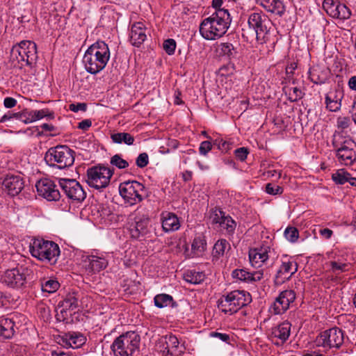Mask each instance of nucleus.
I'll return each mask as SVG.
<instances>
[{"label": "nucleus", "instance_id": "1", "mask_svg": "<svg viewBox=\"0 0 356 356\" xmlns=\"http://www.w3.org/2000/svg\"><path fill=\"white\" fill-rule=\"evenodd\" d=\"M231 22L228 10H215L202 20L200 25V33L206 40H216L225 34Z\"/></svg>", "mask_w": 356, "mask_h": 356}, {"label": "nucleus", "instance_id": "2", "mask_svg": "<svg viewBox=\"0 0 356 356\" xmlns=\"http://www.w3.org/2000/svg\"><path fill=\"white\" fill-rule=\"evenodd\" d=\"M110 50L104 41H97L90 45L83 57L86 72L96 74L104 70L110 58Z\"/></svg>", "mask_w": 356, "mask_h": 356}, {"label": "nucleus", "instance_id": "3", "mask_svg": "<svg viewBox=\"0 0 356 356\" xmlns=\"http://www.w3.org/2000/svg\"><path fill=\"white\" fill-rule=\"evenodd\" d=\"M251 302L252 296L249 292L234 290L222 295L218 300V307L224 314L232 315Z\"/></svg>", "mask_w": 356, "mask_h": 356}, {"label": "nucleus", "instance_id": "4", "mask_svg": "<svg viewBox=\"0 0 356 356\" xmlns=\"http://www.w3.org/2000/svg\"><path fill=\"white\" fill-rule=\"evenodd\" d=\"M332 145L336 156L341 164L351 165L356 161V143L350 136L335 132Z\"/></svg>", "mask_w": 356, "mask_h": 356}, {"label": "nucleus", "instance_id": "5", "mask_svg": "<svg viewBox=\"0 0 356 356\" xmlns=\"http://www.w3.org/2000/svg\"><path fill=\"white\" fill-rule=\"evenodd\" d=\"M140 343V337L137 332H127L113 341L111 349L114 356H138Z\"/></svg>", "mask_w": 356, "mask_h": 356}, {"label": "nucleus", "instance_id": "6", "mask_svg": "<svg viewBox=\"0 0 356 356\" xmlns=\"http://www.w3.org/2000/svg\"><path fill=\"white\" fill-rule=\"evenodd\" d=\"M29 251L33 257L50 265L55 264L60 255V248L56 243L42 238L32 239Z\"/></svg>", "mask_w": 356, "mask_h": 356}, {"label": "nucleus", "instance_id": "7", "mask_svg": "<svg viewBox=\"0 0 356 356\" xmlns=\"http://www.w3.org/2000/svg\"><path fill=\"white\" fill-rule=\"evenodd\" d=\"M38 59L36 44L31 40H22L15 44L10 50V60H17L18 67H32Z\"/></svg>", "mask_w": 356, "mask_h": 356}, {"label": "nucleus", "instance_id": "8", "mask_svg": "<svg viewBox=\"0 0 356 356\" xmlns=\"http://www.w3.org/2000/svg\"><path fill=\"white\" fill-rule=\"evenodd\" d=\"M74 152L67 145L50 147L44 154V159L50 167L65 169L74 163Z\"/></svg>", "mask_w": 356, "mask_h": 356}, {"label": "nucleus", "instance_id": "9", "mask_svg": "<svg viewBox=\"0 0 356 356\" xmlns=\"http://www.w3.org/2000/svg\"><path fill=\"white\" fill-rule=\"evenodd\" d=\"M248 24L259 43L263 44L267 42L272 22L266 15L262 12L250 13L248 16Z\"/></svg>", "mask_w": 356, "mask_h": 356}, {"label": "nucleus", "instance_id": "10", "mask_svg": "<svg viewBox=\"0 0 356 356\" xmlns=\"http://www.w3.org/2000/svg\"><path fill=\"white\" fill-rule=\"evenodd\" d=\"M119 193L125 202L131 206L141 202L148 196L145 186L137 181L121 183L119 186Z\"/></svg>", "mask_w": 356, "mask_h": 356}, {"label": "nucleus", "instance_id": "11", "mask_svg": "<svg viewBox=\"0 0 356 356\" xmlns=\"http://www.w3.org/2000/svg\"><path fill=\"white\" fill-rule=\"evenodd\" d=\"M113 175V170L104 165L88 168L86 181L88 186L97 190L107 187Z\"/></svg>", "mask_w": 356, "mask_h": 356}, {"label": "nucleus", "instance_id": "12", "mask_svg": "<svg viewBox=\"0 0 356 356\" xmlns=\"http://www.w3.org/2000/svg\"><path fill=\"white\" fill-rule=\"evenodd\" d=\"M315 343L316 346L323 347L326 350L339 349L343 343V332L337 327L326 330L316 337Z\"/></svg>", "mask_w": 356, "mask_h": 356}, {"label": "nucleus", "instance_id": "13", "mask_svg": "<svg viewBox=\"0 0 356 356\" xmlns=\"http://www.w3.org/2000/svg\"><path fill=\"white\" fill-rule=\"evenodd\" d=\"M58 184L62 191L71 200L81 202L86 199V193L76 180L60 178Z\"/></svg>", "mask_w": 356, "mask_h": 356}, {"label": "nucleus", "instance_id": "14", "mask_svg": "<svg viewBox=\"0 0 356 356\" xmlns=\"http://www.w3.org/2000/svg\"><path fill=\"white\" fill-rule=\"evenodd\" d=\"M24 317L18 314H10L7 316H0V340L12 338L18 325L22 323Z\"/></svg>", "mask_w": 356, "mask_h": 356}, {"label": "nucleus", "instance_id": "15", "mask_svg": "<svg viewBox=\"0 0 356 356\" xmlns=\"http://www.w3.org/2000/svg\"><path fill=\"white\" fill-rule=\"evenodd\" d=\"M296 296L293 290L288 289L282 291L275 298L270 310L275 315L285 313L296 300Z\"/></svg>", "mask_w": 356, "mask_h": 356}, {"label": "nucleus", "instance_id": "16", "mask_svg": "<svg viewBox=\"0 0 356 356\" xmlns=\"http://www.w3.org/2000/svg\"><path fill=\"white\" fill-rule=\"evenodd\" d=\"M25 271L27 269L20 266L7 270L1 277L3 283L13 289H19L26 282Z\"/></svg>", "mask_w": 356, "mask_h": 356}, {"label": "nucleus", "instance_id": "17", "mask_svg": "<svg viewBox=\"0 0 356 356\" xmlns=\"http://www.w3.org/2000/svg\"><path fill=\"white\" fill-rule=\"evenodd\" d=\"M297 270V262L287 255L283 256L282 258V264L275 277V283L276 284H283L286 280H289Z\"/></svg>", "mask_w": 356, "mask_h": 356}, {"label": "nucleus", "instance_id": "18", "mask_svg": "<svg viewBox=\"0 0 356 356\" xmlns=\"http://www.w3.org/2000/svg\"><path fill=\"white\" fill-rule=\"evenodd\" d=\"M323 8L331 17L340 20L348 19L351 15L350 9L345 4L334 0H324Z\"/></svg>", "mask_w": 356, "mask_h": 356}, {"label": "nucleus", "instance_id": "19", "mask_svg": "<svg viewBox=\"0 0 356 356\" xmlns=\"http://www.w3.org/2000/svg\"><path fill=\"white\" fill-rule=\"evenodd\" d=\"M83 267L88 273H97L104 270L108 264L107 255L103 253L91 254L83 259Z\"/></svg>", "mask_w": 356, "mask_h": 356}, {"label": "nucleus", "instance_id": "20", "mask_svg": "<svg viewBox=\"0 0 356 356\" xmlns=\"http://www.w3.org/2000/svg\"><path fill=\"white\" fill-rule=\"evenodd\" d=\"M35 187L38 194L48 201H57L60 198V193L54 182L47 178L37 181Z\"/></svg>", "mask_w": 356, "mask_h": 356}, {"label": "nucleus", "instance_id": "21", "mask_svg": "<svg viewBox=\"0 0 356 356\" xmlns=\"http://www.w3.org/2000/svg\"><path fill=\"white\" fill-rule=\"evenodd\" d=\"M274 254L273 250L268 245L263 244L259 247L249 250V259L251 265L260 267Z\"/></svg>", "mask_w": 356, "mask_h": 356}, {"label": "nucleus", "instance_id": "22", "mask_svg": "<svg viewBox=\"0 0 356 356\" xmlns=\"http://www.w3.org/2000/svg\"><path fill=\"white\" fill-rule=\"evenodd\" d=\"M291 324L284 321L272 329L271 340L274 345L280 346L289 339L291 334Z\"/></svg>", "mask_w": 356, "mask_h": 356}, {"label": "nucleus", "instance_id": "23", "mask_svg": "<svg viewBox=\"0 0 356 356\" xmlns=\"http://www.w3.org/2000/svg\"><path fill=\"white\" fill-rule=\"evenodd\" d=\"M161 342L166 345L165 350L172 356H181L185 352L184 342L179 341L174 334L165 335Z\"/></svg>", "mask_w": 356, "mask_h": 356}, {"label": "nucleus", "instance_id": "24", "mask_svg": "<svg viewBox=\"0 0 356 356\" xmlns=\"http://www.w3.org/2000/svg\"><path fill=\"white\" fill-rule=\"evenodd\" d=\"M3 186L12 196L18 195L24 188L23 178L19 175H8L3 181Z\"/></svg>", "mask_w": 356, "mask_h": 356}, {"label": "nucleus", "instance_id": "25", "mask_svg": "<svg viewBox=\"0 0 356 356\" xmlns=\"http://www.w3.org/2000/svg\"><path fill=\"white\" fill-rule=\"evenodd\" d=\"M86 338L80 333L68 332L60 337L58 343L63 347L77 348L85 343Z\"/></svg>", "mask_w": 356, "mask_h": 356}, {"label": "nucleus", "instance_id": "26", "mask_svg": "<svg viewBox=\"0 0 356 356\" xmlns=\"http://www.w3.org/2000/svg\"><path fill=\"white\" fill-rule=\"evenodd\" d=\"M130 42L132 45L139 47L147 38L146 27L143 22L132 24L130 32Z\"/></svg>", "mask_w": 356, "mask_h": 356}, {"label": "nucleus", "instance_id": "27", "mask_svg": "<svg viewBox=\"0 0 356 356\" xmlns=\"http://www.w3.org/2000/svg\"><path fill=\"white\" fill-rule=\"evenodd\" d=\"M163 230L165 232H175L179 229L180 222L176 214L164 211L161 214Z\"/></svg>", "mask_w": 356, "mask_h": 356}, {"label": "nucleus", "instance_id": "28", "mask_svg": "<svg viewBox=\"0 0 356 356\" xmlns=\"http://www.w3.org/2000/svg\"><path fill=\"white\" fill-rule=\"evenodd\" d=\"M149 219L145 216L136 217L135 225L131 229V234L133 238H138L140 236H145L149 232Z\"/></svg>", "mask_w": 356, "mask_h": 356}, {"label": "nucleus", "instance_id": "29", "mask_svg": "<svg viewBox=\"0 0 356 356\" xmlns=\"http://www.w3.org/2000/svg\"><path fill=\"white\" fill-rule=\"evenodd\" d=\"M263 275L261 270L250 273L245 269H235L232 272V276L234 277L247 282L259 281L263 278Z\"/></svg>", "mask_w": 356, "mask_h": 356}, {"label": "nucleus", "instance_id": "30", "mask_svg": "<svg viewBox=\"0 0 356 356\" xmlns=\"http://www.w3.org/2000/svg\"><path fill=\"white\" fill-rule=\"evenodd\" d=\"M268 12L282 16L285 12L284 3L280 0H257Z\"/></svg>", "mask_w": 356, "mask_h": 356}, {"label": "nucleus", "instance_id": "31", "mask_svg": "<svg viewBox=\"0 0 356 356\" xmlns=\"http://www.w3.org/2000/svg\"><path fill=\"white\" fill-rule=\"evenodd\" d=\"M342 94L340 90L330 92L325 96L326 108L332 112L338 111L341 106Z\"/></svg>", "mask_w": 356, "mask_h": 356}, {"label": "nucleus", "instance_id": "32", "mask_svg": "<svg viewBox=\"0 0 356 356\" xmlns=\"http://www.w3.org/2000/svg\"><path fill=\"white\" fill-rule=\"evenodd\" d=\"M80 293L76 292L69 293L64 300L59 304L63 307V310H74L79 308Z\"/></svg>", "mask_w": 356, "mask_h": 356}, {"label": "nucleus", "instance_id": "33", "mask_svg": "<svg viewBox=\"0 0 356 356\" xmlns=\"http://www.w3.org/2000/svg\"><path fill=\"white\" fill-rule=\"evenodd\" d=\"M230 249V244L226 239L218 240L213 245L212 250V258L213 260H218L222 257L226 252Z\"/></svg>", "mask_w": 356, "mask_h": 356}, {"label": "nucleus", "instance_id": "34", "mask_svg": "<svg viewBox=\"0 0 356 356\" xmlns=\"http://www.w3.org/2000/svg\"><path fill=\"white\" fill-rule=\"evenodd\" d=\"M309 77L314 83L322 84L325 83L327 74L319 66H314L309 69Z\"/></svg>", "mask_w": 356, "mask_h": 356}, {"label": "nucleus", "instance_id": "35", "mask_svg": "<svg viewBox=\"0 0 356 356\" xmlns=\"http://www.w3.org/2000/svg\"><path fill=\"white\" fill-rule=\"evenodd\" d=\"M154 305L158 308H163L165 307L170 306L174 307L177 305L174 301L173 298L165 293H161L156 295L154 298Z\"/></svg>", "mask_w": 356, "mask_h": 356}, {"label": "nucleus", "instance_id": "36", "mask_svg": "<svg viewBox=\"0 0 356 356\" xmlns=\"http://www.w3.org/2000/svg\"><path fill=\"white\" fill-rule=\"evenodd\" d=\"M218 51L221 56L226 57L229 60L236 58L238 54L236 49L229 42L220 43L218 46Z\"/></svg>", "mask_w": 356, "mask_h": 356}, {"label": "nucleus", "instance_id": "37", "mask_svg": "<svg viewBox=\"0 0 356 356\" xmlns=\"http://www.w3.org/2000/svg\"><path fill=\"white\" fill-rule=\"evenodd\" d=\"M111 138L114 143H124L127 145H132L135 141L134 137L129 133L118 132L112 134Z\"/></svg>", "mask_w": 356, "mask_h": 356}, {"label": "nucleus", "instance_id": "38", "mask_svg": "<svg viewBox=\"0 0 356 356\" xmlns=\"http://www.w3.org/2000/svg\"><path fill=\"white\" fill-rule=\"evenodd\" d=\"M204 277L205 275L202 272L192 270H187L184 275L185 281L193 284L201 283L204 281Z\"/></svg>", "mask_w": 356, "mask_h": 356}, {"label": "nucleus", "instance_id": "39", "mask_svg": "<svg viewBox=\"0 0 356 356\" xmlns=\"http://www.w3.org/2000/svg\"><path fill=\"white\" fill-rule=\"evenodd\" d=\"M207 242L206 240L199 236H196L192 243V251L195 256L199 257L201 255L206 249Z\"/></svg>", "mask_w": 356, "mask_h": 356}, {"label": "nucleus", "instance_id": "40", "mask_svg": "<svg viewBox=\"0 0 356 356\" xmlns=\"http://www.w3.org/2000/svg\"><path fill=\"white\" fill-rule=\"evenodd\" d=\"M40 286L43 292L53 293L58 289L60 284L55 279L49 278L48 280L44 279L41 280Z\"/></svg>", "mask_w": 356, "mask_h": 356}, {"label": "nucleus", "instance_id": "41", "mask_svg": "<svg viewBox=\"0 0 356 356\" xmlns=\"http://www.w3.org/2000/svg\"><path fill=\"white\" fill-rule=\"evenodd\" d=\"M330 266L332 272L336 275L348 271L350 267L349 263L343 262L341 260L331 261Z\"/></svg>", "mask_w": 356, "mask_h": 356}, {"label": "nucleus", "instance_id": "42", "mask_svg": "<svg viewBox=\"0 0 356 356\" xmlns=\"http://www.w3.org/2000/svg\"><path fill=\"white\" fill-rule=\"evenodd\" d=\"M220 226L226 230L227 234L232 235L235 231L236 223L229 216H225Z\"/></svg>", "mask_w": 356, "mask_h": 356}, {"label": "nucleus", "instance_id": "43", "mask_svg": "<svg viewBox=\"0 0 356 356\" xmlns=\"http://www.w3.org/2000/svg\"><path fill=\"white\" fill-rule=\"evenodd\" d=\"M31 115L33 116V122L41 120L44 118L51 119L54 117V113L49 111L47 108L31 111Z\"/></svg>", "mask_w": 356, "mask_h": 356}, {"label": "nucleus", "instance_id": "44", "mask_svg": "<svg viewBox=\"0 0 356 356\" xmlns=\"http://www.w3.org/2000/svg\"><path fill=\"white\" fill-rule=\"evenodd\" d=\"M110 163L113 166L120 170L125 169L129 166V163L122 159V156L120 154H115L111 158Z\"/></svg>", "mask_w": 356, "mask_h": 356}, {"label": "nucleus", "instance_id": "45", "mask_svg": "<svg viewBox=\"0 0 356 356\" xmlns=\"http://www.w3.org/2000/svg\"><path fill=\"white\" fill-rule=\"evenodd\" d=\"M350 174L345 172L343 170H338L337 172L332 174V180L337 184H344L347 182Z\"/></svg>", "mask_w": 356, "mask_h": 356}, {"label": "nucleus", "instance_id": "46", "mask_svg": "<svg viewBox=\"0 0 356 356\" xmlns=\"http://www.w3.org/2000/svg\"><path fill=\"white\" fill-rule=\"evenodd\" d=\"M289 99L291 102H297L303 97L302 91L298 87L290 88L288 90Z\"/></svg>", "mask_w": 356, "mask_h": 356}, {"label": "nucleus", "instance_id": "47", "mask_svg": "<svg viewBox=\"0 0 356 356\" xmlns=\"http://www.w3.org/2000/svg\"><path fill=\"white\" fill-rule=\"evenodd\" d=\"M284 236L289 241L294 243L298 238V230L293 227H287L284 231Z\"/></svg>", "mask_w": 356, "mask_h": 356}, {"label": "nucleus", "instance_id": "48", "mask_svg": "<svg viewBox=\"0 0 356 356\" xmlns=\"http://www.w3.org/2000/svg\"><path fill=\"white\" fill-rule=\"evenodd\" d=\"M266 193L272 195H281L284 190L283 188L273 183H268L265 187Z\"/></svg>", "mask_w": 356, "mask_h": 356}, {"label": "nucleus", "instance_id": "49", "mask_svg": "<svg viewBox=\"0 0 356 356\" xmlns=\"http://www.w3.org/2000/svg\"><path fill=\"white\" fill-rule=\"evenodd\" d=\"M225 216V213L224 211L218 209H215L211 212V219L213 223L220 225Z\"/></svg>", "mask_w": 356, "mask_h": 356}, {"label": "nucleus", "instance_id": "50", "mask_svg": "<svg viewBox=\"0 0 356 356\" xmlns=\"http://www.w3.org/2000/svg\"><path fill=\"white\" fill-rule=\"evenodd\" d=\"M351 123L352 120L349 117L339 116L337 120V127L341 130L348 129Z\"/></svg>", "mask_w": 356, "mask_h": 356}, {"label": "nucleus", "instance_id": "51", "mask_svg": "<svg viewBox=\"0 0 356 356\" xmlns=\"http://www.w3.org/2000/svg\"><path fill=\"white\" fill-rule=\"evenodd\" d=\"M176 48V42L174 39H168L163 43V49L168 55H172Z\"/></svg>", "mask_w": 356, "mask_h": 356}, {"label": "nucleus", "instance_id": "52", "mask_svg": "<svg viewBox=\"0 0 356 356\" xmlns=\"http://www.w3.org/2000/svg\"><path fill=\"white\" fill-rule=\"evenodd\" d=\"M149 163V156L145 152L140 154L136 159V164L138 168H143Z\"/></svg>", "mask_w": 356, "mask_h": 356}, {"label": "nucleus", "instance_id": "53", "mask_svg": "<svg viewBox=\"0 0 356 356\" xmlns=\"http://www.w3.org/2000/svg\"><path fill=\"white\" fill-rule=\"evenodd\" d=\"M20 113L21 112L14 113L12 111H8L1 118L0 122L3 123L11 120H16L19 121Z\"/></svg>", "mask_w": 356, "mask_h": 356}, {"label": "nucleus", "instance_id": "54", "mask_svg": "<svg viewBox=\"0 0 356 356\" xmlns=\"http://www.w3.org/2000/svg\"><path fill=\"white\" fill-rule=\"evenodd\" d=\"M248 154V149L244 147L237 148L234 150L235 156L241 161H244L246 159Z\"/></svg>", "mask_w": 356, "mask_h": 356}, {"label": "nucleus", "instance_id": "55", "mask_svg": "<svg viewBox=\"0 0 356 356\" xmlns=\"http://www.w3.org/2000/svg\"><path fill=\"white\" fill-rule=\"evenodd\" d=\"M212 149V144L209 140H204L200 145L199 152L201 155L206 156Z\"/></svg>", "mask_w": 356, "mask_h": 356}, {"label": "nucleus", "instance_id": "56", "mask_svg": "<svg viewBox=\"0 0 356 356\" xmlns=\"http://www.w3.org/2000/svg\"><path fill=\"white\" fill-rule=\"evenodd\" d=\"M33 116L31 115V111L24 110L20 113L19 121L24 124L33 122Z\"/></svg>", "mask_w": 356, "mask_h": 356}, {"label": "nucleus", "instance_id": "57", "mask_svg": "<svg viewBox=\"0 0 356 356\" xmlns=\"http://www.w3.org/2000/svg\"><path fill=\"white\" fill-rule=\"evenodd\" d=\"M90 303H91V298L89 296H85L82 293L80 294L79 308H81V309L88 308Z\"/></svg>", "mask_w": 356, "mask_h": 356}, {"label": "nucleus", "instance_id": "58", "mask_svg": "<svg viewBox=\"0 0 356 356\" xmlns=\"http://www.w3.org/2000/svg\"><path fill=\"white\" fill-rule=\"evenodd\" d=\"M213 144L218 145V148L220 150L225 152H227L229 149L230 145L229 143L222 139L216 140Z\"/></svg>", "mask_w": 356, "mask_h": 356}, {"label": "nucleus", "instance_id": "59", "mask_svg": "<svg viewBox=\"0 0 356 356\" xmlns=\"http://www.w3.org/2000/svg\"><path fill=\"white\" fill-rule=\"evenodd\" d=\"M87 105L85 103L71 104L70 105V110L73 112H78L79 111H86Z\"/></svg>", "mask_w": 356, "mask_h": 356}, {"label": "nucleus", "instance_id": "60", "mask_svg": "<svg viewBox=\"0 0 356 356\" xmlns=\"http://www.w3.org/2000/svg\"><path fill=\"white\" fill-rule=\"evenodd\" d=\"M210 336L212 337L218 338L224 342H227L229 340V335L225 333L212 332L210 333Z\"/></svg>", "mask_w": 356, "mask_h": 356}, {"label": "nucleus", "instance_id": "61", "mask_svg": "<svg viewBox=\"0 0 356 356\" xmlns=\"http://www.w3.org/2000/svg\"><path fill=\"white\" fill-rule=\"evenodd\" d=\"M17 104V100L13 97H6L3 100V105L7 108H11L15 106Z\"/></svg>", "mask_w": 356, "mask_h": 356}, {"label": "nucleus", "instance_id": "62", "mask_svg": "<svg viewBox=\"0 0 356 356\" xmlns=\"http://www.w3.org/2000/svg\"><path fill=\"white\" fill-rule=\"evenodd\" d=\"M319 234L325 239H330L333 234V232L328 228H322L319 229Z\"/></svg>", "mask_w": 356, "mask_h": 356}, {"label": "nucleus", "instance_id": "63", "mask_svg": "<svg viewBox=\"0 0 356 356\" xmlns=\"http://www.w3.org/2000/svg\"><path fill=\"white\" fill-rule=\"evenodd\" d=\"M92 125L90 120H84L79 123L78 128L82 130H88Z\"/></svg>", "mask_w": 356, "mask_h": 356}, {"label": "nucleus", "instance_id": "64", "mask_svg": "<svg viewBox=\"0 0 356 356\" xmlns=\"http://www.w3.org/2000/svg\"><path fill=\"white\" fill-rule=\"evenodd\" d=\"M51 356H71L70 353L64 352L61 350H52L51 352Z\"/></svg>", "mask_w": 356, "mask_h": 356}]
</instances>
